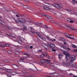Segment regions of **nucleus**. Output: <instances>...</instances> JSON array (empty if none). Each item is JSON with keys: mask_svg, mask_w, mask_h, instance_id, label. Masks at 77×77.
I'll use <instances>...</instances> for the list:
<instances>
[{"mask_svg": "<svg viewBox=\"0 0 77 77\" xmlns=\"http://www.w3.org/2000/svg\"><path fill=\"white\" fill-rule=\"evenodd\" d=\"M23 63H24V62L23 61H21L18 63V64H19V65H20L21 66L22 65H23Z\"/></svg>", "mask_w": 77, "mask_h": 77, "instance_id": "4be33fe9", "label": "nucleus"}, {"mask_svg": "<svg viewBox=\"0 0 77 77\" xmlns=\"http://www.w3.org/2000/svg\"><path fill=\"white\" fill-rule=\"evenodd\" d=\"M58 56L59 57V58H60V59H61V58L62 57V55L60 54H58Z\"/></svg>", "mask_w": 77, "mask_h": 77, "instance_id": "a211bd4d", "label": "nucleus"}, {"mask_svg": "<svg viewBox=\"0 0 77 77\" xmlns=\"http://www.w3.org/2000/svg\"><path fill=\"white\" fill-rule=\"evenodd\" d=\"M15 12L17 14H18V15H20V16H21V18H22L23 20H26V17L23 16V15H21L20 14H18V13L17 12V11H15Z\"/></svg>", "mask_w": 77, "mask_h": 77, "instance_id": "39448f33", "label": "nucleus"}, {"mask_svg": "<svg viewBox=\"0 0 77 77\" xmlns=\"http://www.w3.org/2000/svg\"><path fill=\"white\" fill-rule=\"evenodd\" d=\"M66 26L68 27H69V28H70L71 29H72V30H75V29H74V27L73 26H72V25H69V26Z\"/></svg>", "mask_w": 77, "mask_h": 77, "instance_id": "0eeeda50", "label": "nucleus"}, {"mask_svg": "<svg viewBox=\"0 0 77 77\" xmlns=\"http://www.w3.org/2000/svg\"><path fill=\"white\" fill-rule=\"evenodd\" d=\"M45 26L46 27V29H48V26H47V25H45Z\"/></svg>", "mask_w": 77, "mask_h": 77, "instance_id": "a18cd8bd", "label": "nucleus"}, {"mask_svg": "<svg viewBox=\"0 0 77 77\" xmlns=\"http://www.w3.org/2000/svg\"><path fill=\"white\" fill-rule=\"evenodd\" d=\"M45 56H46V57L48 58V59H50V56L48 54H45Z\"/></svg>", "mask_w": 77, "mask_h": 77, "instance_id": "b1692460", "label": "nucleus"}, {"mask_svg": "<svg viewBox=\"0 0 77 77\" xmlns=\"http://www.w3.org/2000/svg\"><path fill=\"white\" fill-rule=\"evenodd\" d=\"M2 18L0 17V20H1V21H0V23H1V24H5V23L3 21H2Z\"/></svg>", "mask_w": 77, "mask_h": 77, "instance_id": "f3484780", "label": "nucleus"}, {"mask_svg": "<svg viewBox=\"0 0 77 77\" xmlns=\"http://www.w3.org/2000/svg\"><path fill=\"white\" fill-rule=\"evenodd\" d=\"M74 77H77V76L76 75H74Z\"/></svg>", "mask_w": 77, "mask_h": 77, "instance_id": "774afa93", "label": "nucleus"}, {"mask_svg": "<svg viewBox=\"0 0 77 77\" xmlns=\"http://www.w3.org/2000/svg\"><path fill=\"white\" fill-rule=\"evenodd\" d=\"M63 54L66 55V56H70V54L69 53H68V52H63Z\"/></svg>", "mask_w": 77, "mask_h": 77, "instance_id": "4468645a", "label": "nucleus"}, {"mask_svg": "<svg viewBox=\"0 0 77 77\" xmlns=\"http://www.w3.org/2000/svg\"><path fill=\"white\" fill-rule=\"evenodd\" d=\"M27 77H33V76H32L31 75H29Z\"/></svg>", "mask_w": 77, "mask_h": 77, "instance_id": "8fccbe9b", "label": "nucleus"}, {"mask_svg": "<svg viewBox=\"0 0 77 77\" xmlns=\"http://www.w3.org/2000/svg\"><path fill=\"white\" fill-rule=\"evenodd\" d=\"M69 12H72V10H69Z\"/></svg>", "mask_w": 77, "mask_h": 77, "instance_id": "13d9d810", "label": "nucleus"}, {"mask_svg": "<svg viewBox=\"0 0 77 77\" xmlns=\"http://www.w3.org/2000/svg\"><path fill=\"white\" fill-rule=\"evenodd\" d=\"M30 29H31V30H32V27H31L30 28Z\"/></svg>", "mask_w": 77, "mask_h": 77, "instance_id": "338daca9", "label": "nucleus"}, {"mask_svg": "<svg viewBox=\"0 0 77 77\" xmlns=\"http://www.w3.org/2000/svg\"><path fill=\"white\" fill-rule=\"evenodd\" d=\"M64 34H65V36L66 37H67L68 38V37H69V36H68V35H69V34H68L67 33H65Z\"/></svg>", "mask_w": 77, "mask_h": 77, "instance_id": "c756f323", "label": "nucleus"}, {"mask_svg": "<svg viewBox=\"0 0 77 77\" xmlns=\"http://www.w3.org/2000/svg\"><path fill=\"white\" fill-rule=\"evenodd\" d=\"M17 20L20 24H24V23H26V21L23 20V19L21 18H18Z\"/></svg>", "mask_w": 77, "mask_h": 77, "instance_id": "f257e3e1", "label": "nucleus"}, {"mask_svg": "<svg viewBox=\"0 0 77 77\" xmlns=\"http://www.w3.org/2000/svg\"><path fill=\"white\" fill-rule=\"evenodd\" d=\"M18 42V43H19L20 44H22V42L20 40H18V42Z\"/></svg>", "mask_w": 77, "mask_h": 77, "instance_id": "c85d7f7f", "label": "nucleus"}, {"mask_svg": "<svg viewBox=\"0 0 77 77\" xmlns=\"http://www.w3.org/2000/svg\"><path fill=\"white\" fill-rule=\"evenodd\" d=\"M36 34L37 36H39L40 38L42 39V37H41V36H40V33H39V32H36Z\"/></svg>", "mask_w": 77, "mask_h": 77, "instance_id": "aec40b11", "label": "nucleus"}, {"mask_svg": "<svg viewBox=\"0 0 77 77\" xmlns=\"http://www.w3.org/2000/svg\"><path fill=\"white\" fill-rule=\"evenodd\" d=\"M30 48H33V46H30Z\"/></svg>", "mask_w": 77, "mask_h": 77, "instance_id": "6e6d98bb", "label": "nucleus"}, {"mask_svg": "<svg viewBox=\"0 0 77 77\" xmlns=\"http://www.w3.org/2000/svg\"><path fill=\"white\" fill-rule=\"evenodd\" d=\"M72 47H74V48H77V46H76L74 45H72Z\"/></svg>", "mask_w": 77, "mask_h": 77, "instance_id": "c9c22d12", "label": "nucleus"}, {"mask_svg": "<svg viewBox=\"0 0 77 77\" xmlns=\"http://www.w3.org/2000/svg\"><path fill=\"white\" fill-rule=\"evenodd\" d=\"M69 36H70L68 37L69 38H71L72 39H74V37L73 35H69Z\"/></svg>", "mask_w": 77, "mask_h": 77, "instance_id": "9b49d317", "label": "nucleus"}, {"mask_svg": "<svg viewBox=\"0 0 77 77\" xmlns=\"http://www.w3.org/2000/svg\"><path fill=\"white\" fill-rule=\"evenodd\" d=\"M73 51H74V52H76V51H77V49H76L75 50L73 49Z\"/></svg>", "mask_w": 77, "mask_h": 77, "instance_id": "49530a36", "label": "nucleus"}, {"mask_svg": "<svg viewBox=\"0 0 77 77\" xmlns=\"http://www.w3.org/2000/svg\"><path fill=\"white\" fill-rule=\"evenodd\" d=\"M12 18H13V19L14 20V21L16 22V23H18V22L17 20H16L15 19V18L14 17H12Z\"/></svg>", "mask_w": 77, "mask_h": 77, "instance_id": "f704fd0d", "label": "nucleus"}, {"mask_svg": "<svg viewBox=\"0 0 77 77\" xmlns=\"http://www.w3.org/2000/svg\"><path fill=\"white\" fill-rule=\"evenodd\" d=\"M69 63V62H68V61H67V63L63 62L62 63V64L64 66H68L69 65V64H68Z\"/></svg>", "mask_w": 77, "mask_h": 77, "instance_id": "6e6552de", "label": "nucleus"}, {"mask_svg": "<svg viewBox=\"0 0 77 77\" xmlns=\"http://www.w3.org/2000/svg\"><path fill=\"white\" fill-rule=\"evenodd\" d=\"M11 75H15V74H16V73L15 72H13L11 73Z\"/></svg>", "mask_w": 77, "mask_h": 77, "instance_id": "393cba45", "label": "nucleus"}, {"mask_svg": "<svg viewBox=\"0 0 77 77\" xmlns=\"http://www.w3.org/2000/svg\"><path fill=\"white\" fill-rule=\"evenodd\" d=\"M46 61V62H48V60H47L46 59H44V60H41L40 62H41L42 63V64H43V63H45V61Z\"/></svg>", "mask_w": 77, "mask_h": 77, "instance_id": "20e7f679", "label": "nucleus"}, {"mask_svg": "<svg viewBox=\"0 0 77 77\" xmlns=\"http://www.w3.org/2000/svg\"><path fill=\"white\" fill-rule=\"evenodd\" d=\"M20 60H24V59L23 58H20Z\"/></svg>", "mask_w": 77, "mask_h": 77, "instance_id": "4d7b16f0", "label": "nucleus"}, {"mask_svg": "<svg viewBox=\"0 0 77 77\" xmlns=\"http://www.w3.org/2000/svg\"><path fill=\"white\" fill-rule=\"evenodd\" d=\"M72 2H75V3L77 4V1H75L74 0H72Z\"/></svg>", "mask_w": 77, "mask_h": 77, "instance_id": "a19ab883", "label": "nucleus"}, {"mask_svg": "<svg viewBox=\"0 0 77 77\" xmlns=\"http://www.w3.org/2000/svg\"><path fill=\"white\" fill-rule=\"evenodd\" d=\"M42 45L45 48V49H48V46L46 45L42 44Z\"/></svg>", "mask_w": 77, "mask_h": 77, "instance_id": "ddd939ff", "label": "nucleus"}, {"mask_svg": "<svg viewBox=\"0 0 77 77\" xmlns=\"http://www.w3.org/2000/svg\"><path fill=\"white\" fill-rule=\"evenodd\" d=\"M20 38L21 41H24V39L22 37H20Z\"/></svg>", "mask_w": 77, "mask_h": 77, "instance_id": "2f4dec72", "label": "nucleus"}, {"mask_svg": "<svg viewBox=\"0 0 77 77\" xmlns=\"http://www.w3.org/2000/svg\"><path fill=\"white\" fill-rule=\"evenodd\" d=\"M23 29H25V30H27V27L26 26H24L23 27Z\"/></svg>", "mask_w": 77, "mask_h": 77, "instance_id": "37998d69", "label": "nucleus"}, {"mask_svg": "<svg viewBox=\"0 0 77 77\" xmlns=\"http://www.w3.org/2000/svg\"><path fill=\"white\" fill-rule=\"evenodd\" d=\"M72 4L73 5H75V3L74 2H72Z\"/></svg>", "mask_w": 77, "mask_h": 77, "instance_id": "5fc2aeb1", "label": "nucleus"}, {"mask_svg": "<svg viewBox=\"0 0 77 77\" xmlns=\"http://www.w3.org/2000/svg\"><path fill=\"white\" fill-rule=\"evenodd\" d=\"M42 39L44 40V41H45L46 40V39L45 38H42Z\"/></svg>", "mask_w": 77, "mask_h": 77, "instance_id": "603ef678", "label": "nucleus"}, {"mask_svg": "<svg viewBox=\"0 0 77 77\" xmlns=\"http://www.w3.org/2000/svg\"><path fill=\"white\" fill-rule=\"evenodd\" d=\"M69 65H71V66H75V64L74 63L69 61Z\"/></svg>", "mask_w": 77, "mask_h": 77, "instance_id": "423d86ee", "label": "nucleus"}, {"mask_svg": "<svg viewBox=\"0 0 77 77\" xmlns=\"http://www.w3.org/2000/svg\"><path fill=\"white\" fill-rule=\"evenodd\" d=\"M64 44H67V43H66V42H64Z\"/></svg>", "mask_w": 77, "mask_h": 77, "instance_id": "052dcab7", "label": "nucleus"}, {"mask_svg": "<svg viewBox=\"0 0 77 77\" xmlns=\"http://www.w3.org/2000/svg\"><path fill=\"white\" fill-rule=\"evenodd\" d=\"M45 17H47L48 18H49V19H53V18H52V17H51V16H48V15H47L46 14L45 16Z\"/></svg>", "mask_w": 77, "mask_h": 77, "instance_id": "dca6fc26", "label": "nucleus"}, {"mask_svg": "<svg viewBox=\"0 0 77 77\" xmlns=\"http://www.w3.org/2000/svg\"><path fill=\"white\" fill-rule=\"evenodd\" d=\"M25 21L26 22V21H28L29 23H31L32 22L31 20L29 19V18H26L25 20Z\"/></svg>", "mask_w": 77, "mask_h": 77, "instance_id": "f8f14e48", "label": "nucleus"}, {"mask_svg": "<svg viewBox=\"0 0 77 77\" xmlns=\"http://www.w3.org/2000/svg\"><path fill=\"white\" fill-rule=\"evenodd\" d=\"M16 16L17 17H20L17 15H16Z\"/></svg>", "mask_w": 77, "mask_h": 77, "instance_id": "680f3d73", "label": "nucleus"}, {"mask_svg": "<svg viewBox=\"0 0 77 77\" xmlns=\"http://www.w3.org/2000/svg\"><path fill=\"white\" fill-rule=\"evenodd\" d=\"M70 75H72V73H70L69 74Z\"/></svg>", "mask_w": 77, "mask_h": 77, "instance_id": "bf43d9fd", "label": "nucleus"}, {"mask_svg": "<svg viewBox=\"0 0 77 77\" xmlns=\"http://www.w3.org/2000/svg\"><path fill=\"white\" fill-rule=\"evenodd\" d=\"M67 49L68 50H70V49L69 48H67Z\"/></svg>", "mask_w": 77, "mask_h": 77, "instance_id": "0e129e2a", "label": "nucleus"}, {"mask_svg": "<svg viewBox=\"0 0 77 77\" xmlns=\"http://www.w3.org/2000/svg\"><path fill=\"white\" fill-rule=\"evenodd\" d=\"M62 47H61L62 48H63L64 49H65V50L66 49V47L65 46H63V45H62Z\"/></svg>", "mask_w": 77, "mask_h": 77, "instance_id": "a878e982", "label": "nucleus"}, {"mask_svg": "<svg viewBox=\"0 0 77 77\" xmlns=\"http://www.w3.org/2000/svg\"><path fill=\"white\" fill-rule=\"evenodd\" d=\"M42 16H44V17H45V15H46V14H42Z\"/></svg>", "mask_w": 77, "mask_h": 77, "instance_id": "de8ad7c7", "label": "nucleus"}, {"mask_svg": "<svg viewBox=\"0 0 77 77\" xmlns=\"http://www.w3.org/2000/svg\"><path fill=\"white\" fill-rule=\"evenodd\" d=\"M75 56L74 55L70 56V62H73L75 60Z\"/></svg>", "mask_w": 77, "mask_h": 77, "instance_id": "f03ea898", "label": "nucleus"}, {"mask_svg": "<svg viewBox=\"0 0 77 77\" xmlns=\"http://www.w3.org/2000/svg\"><path fill=\"white\" fill-rule=\"evenodd\" d=\"M30 32H31V33H32V34H33V35H35V32L32 31H31Z\"/></svg>", "mask_w": 77, "mask_h": 77, "instance_id": "ea45409f", "label": "nucleus"}, {"mask_svg": "<svg viewBox=\"0 0 77 77\" xmlns=\"http://www.w3.org/2000/svg\"><path fill=\"white\" fill-rule=\"evenodd\" d=\"M8 77H11V75H8Z\"/></svg>", "mask_w": 77, "mask_h": 77, "instance_id": "3c124183", "label": "nucleus"}, {"mask_svg": "<svg viewBox=\"0 0 77 77\" xmlns=\"http://www.w3.org/2000/svg\"><path fill=\"white\" fill-rule=\"evenodd\" d=\"M5 61L6 62H8V60H5Z\"/></svg>", "mask_w": 77, "mask_h": 77, "instance_id": "e2e57ef3", "label": "nucleus"}, {"mask_svg": "<svg viewBox=\"0 0 77 77\" xmlns=\"http://www.w3.org/2000/svg\"><path fill=\"white\" fill-rule=\"evenodd\" d=\"M71 19H69V18H67V21H69V22H70V21H71Z\"/></svg>", "mask_w": 77, "mask_h": 77, "instance_id": "4c0bfd02", "label": "nucleus"}, {"mask_svg": "<svg viewBox=\"0 0 77 77\" xmlns=\"http://www.w3.org/2000/svg\"><path fill=\"white\" fill-rule=\"evenodd\" d=\"M7 27L8 29H10V30H11L12 29L11 26L8 27Z\"/></svg>", "mask_w": 77, "mask_h": 77, "instance_id": "58836bf2", "label": "nucleus"}, {"mask_svg": "<svg viewBox=\"0 0 77 77\" xmlns=\"http://www.w3.org/2000/svg\"><path fill=\"white\" fill-rule=\"evenodd\" d=\"M37 23L39 24H40V25H42V24L40 22H37Z\"/></svg>", "mask_w": 77, "mask_h": 77, "instance_id": "79ce46f5", "label": "nucleus"}, {"mask_svg": "<svg viewBox=\"0 0 77 77\" xmlns=\"http://www.w3.org/2000/svg\"><path fill=\"white\" fill-rule=\"evenodd\" d=\"M23 55H24L23 57H27L28 56V54H24Z\"/></svg>", "mask_w": 77, "mask_h": 77, "instance_id": "412c9836", "label": "nucleus"}, {"mask_svg": "<svg viewBox=\"0 0 77 77\" xmlns=\"http://www.w3.org/2000/svg\"><path fill=\"white\" fill-rule=\"evenodd\" d=\"M38 52H42V51L41 50H39L38 51Z\"/></svg>", "mask_w": 77, "mask_h": 77, "instance_id": "864d4df0", "label": "nucleus"}, {"mask_svg": "<svg viewBox=\"0 0 77 77\" xmlns=\"http://www.w3.org/2000/svg\"><path fill=\"white\" fill-rule=\"evenodd\" d=\"M52 51H56V50L54 49H52Z\"/></svg>", "mask_w": 77, "mask_h": 77, "instance_id": "09e8293b", "label": "nucleus"}, {"mask_svg": "<svg viewBox=\"0 0 77 77\" xmlns=\"http://www.w3.org/2000/svg\"><path fill=\"white\" fill-rule=\"evenodd\" d=\"M13 66L14 69H17L18 68V66L17 65L15 64H13Z\"/></svg>", "mask_w": 77, "mask_h": 77, "instance_id": "1a4fd4ad", "label": "nucleus"}, {"mask_svg": "<svg viewBox=\"0 0 77 77\" xmlns=\"http://www.w3.org/2000/svg\"><path fill=\"white\" fill-rule=\"evenodd\" d=\"M38 24L37 22L36 23H35V26H39V27H40V26H39V24Z\"/></svg>", "mask_w": 77, "mask_h": 77, "instance_id": "7c9ffc66", "label": "nucleus"}, {"mask_svg": "<svg viewBox=\"0 0 77 77\" xmlns=\"http://www.w3.org/2000/svg\"><path fill=\"white\" fill-rule=\"evenodd\" d=\"M44 9H46V10H50V8L48 7H44Z\"/></svg>", "mask_w": 77, "mask_h": 77, "instance_id": "5701e85b", "label": "nucleus"}, {"mask_svg": "<svg viewBox=\"0 0 77 77\" xmlns=\"http://www.w3.org/2000/svg\"><path fill=\"white\" fill-rule=\"evenodd\" d=\"M49 45L53 47V48H54L55 47V45H53V44H49Z\"/></svg>", "mask_w": 77, "mask_h": 77, "instance_id": "2eb2a0df", "label": "nucleus"}, {"mask_svg": "<svg viewBox=\"0 0 77 77\" xmlns=\"http://www.w3.org/2000/svg\"><path fill=\"white\" fill-rule=\"evenodd\" d=\"M0 47H4L5 46H4V45H3L1 43H0Z\"/></svg>", "mask_w": 77, "mask_h": 77, "instance_id": "473e14b6", "label": "nucleus"}, {"mask_svg": "<svg viewBox=\"0 0 77 77\" xmlns=\"http://www.w3.org/2000/svg\"><path fill=\"white\" fill-rule=\"evenodd\" d=\"M5 45L6 47H10V45L8 44H5Z\"/></svg>", "mask_w": 77, "mask_h": 77, "instance_id": "e433bc0d", "label": "nucleus"}, {"mask_svg": "<svg viewBox=\"0 0 77 77\" xmlns=\"http://www.w3.org/2000/svg\"><path fill=\"white\" fill-rule=\"evenodd\" d=\"M50 40L51 41H52V42H53V40H52V39H50Z\"/></svg>", "mask_w": 77, "mask_h": 77, "instance_id": "69168bd1", "label": "nucleus"}, {"mask_svg": "<svg viewBox=\"0 0 77 77\" xmlns=\"http://www.w3.org/2000/svg\"><path fill=\"white\" fill-rule=\"evenodd\" d=\"M50 60L48 61V62H47V63L49 64L50 65H51V66H54V64H53V63H51L50 62Z\"/></svg>", "mask_w": 77, "mask_h": 77, "instance_id": "9d476101", "label": "nucleus"}, {"mask_svg": "<svg viewBox=\"0 0 77 77\" xmlns=\"http://www.w3.org/2000/svg\"><path fill=\"white\" fill-rule=\"evenodd\" d=\"M44 56H45V54H43L42 55H41L40 56V57H44Z\"/></svg>", "mask_w": 77, "mask_h": 77, "instance_id": "cd10ccee", "label": "nucleus"}, {"mask_svg": "<svg viewBox=\"0 0 77 77\" xmlns=\"http://www.w3.org/2000/svg\"><path fill=\"white\" fill-rule=\"evenodd\" d=\"M70 23H74V21H73V20H70Z\"/></svg>", "mask_w": 77, "mask_h": 77, "instance_id": "c03bdc74", "label": "nucleus"}, {"mask_svg": "<svg viewBox=\"0 0 77 77\" xmlns=\"http://www.w3.org/2000/svg\"><path fill=\"white\" fill-rule=\"evenodd\" d=\"M7 52L9 53V54H11V53H12V51H8Z\"/></svg>", "mask_w": 77, "mask_h": 77, "instance_id": "bb28decb", "label": "nucleus"}, {"mask_svg": "<svg viewBox=\"0 0 77 77\" xmlns=\"http://www.w3.org/2000/svg\"><path fill=\"white\" fill-rule=\"evenodd\" d=\"M23 8H25V9H27V6L26 5H23Z\"/></svg>", "mask_w": 77, "mask_h": 77, "instance_id": "72a5a7b5", "label": "nucleus"}, {"mask_svg": "<svg viewBox=\"0 0 77 77\" xmlns=\"http://www.w3.org/2000/svg\"><path fill=\"white\" fill-rule=\"evenodd\" d=\"M70 56H67L66 57V59L67 60H69V59H70Z\"/></svg>", "mask_w": 77, "mask_h": 77, "instance_id": "6ab92c4d", "label": "nucleus"}, {"mask_svg": "<svg viewBox=\"0 0 77 77\" xmlns=\"http://www.w3.org/2000/svg\"><path fill=\"white\" fill-rule=\"evenodd\" d=\"M53 6H54L55 8H62V6L61 5L59 4H57L56 5L55 4H54Z\"/></svg>", "mask_w": 77, "mask_h": 77, "instance_id": "7ed1b4c3", "label": "nucleus"}]
</instances>
